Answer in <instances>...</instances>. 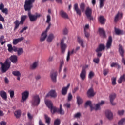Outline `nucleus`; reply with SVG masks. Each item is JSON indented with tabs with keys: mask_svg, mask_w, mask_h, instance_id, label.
<instances>
[{
	"mask_svg": "<svg viewBox=\"0 0 125 125\" xmlns=\"http://www.w3.org/2000/svg\"><path fill=\"white\" fill-rule=\"evenodd\" d=\"M8 46V50L9 52H11L13 49V47H12V45L10 44H9L7 45Z\"/></svg>",
	"mask_w": 125,
	"mask_h": 125,
	"instance_id": "5fc2aeb1",
	"label": "nucleus"
},
{
	"mask_svg": "<svg viewBox=\"0 0 125 125\" xmlns=\"http://www.w3.org/2000/svg\"><path fill=\"white\" fill-rule=\"evenodd\" d=\"M116 97L117 95L114 93L111 94L109 96L110 103L112 106H115V105H116V103H114V100H115Z\"/></svg>",
	"mask_w": 125,
	"mask_h": 125,
	"instance_id": "9b49d317",
	"label": "nucleus"
},
{
	"mask_svg": "<svg viewBox=\"0 0 125 125\" xmlns=\"http://www.w3.org/2000/svg\"><path fill=\"white\" fill-rule=\"evenodd\" d=\"M78 42L79 43H80V45L82 46V47H84V45H83V39H81V37H78L77 38Z\"/></svg>",
	"mask_w": 125,
	"mask_h": 125,
	"instance_id": "c9c22d12",
	"label": "nucleus"
},
{
	"mask_svg": "<svg viewBox=\"0 0 125 125\" xmlns=\"http://www.w3.org/2000/svg\"><path fill=\"white\" fill-rule=\"evenodd\" d=\"M45 103L47 106V107H48V108H49V109H50V108H52V102H51V101L49 100H47L45 101Z\"/></svg>",
	"mask_w": 125,
	"mask_h": 125,
	"instance_id": "cd10ccee",
	"label": "nucleus"
},
{
	"mask_svg": "<svg viewBox=\"0 0 125 125\" xmlns=\"http://www.w3.org/2000/svg\"><path fill=\"white\" fill-rule=\"evenodd\" d=\"M106 0H99V8H102L103 6H104V2Z\"/></svg>",
	"mask_w": 125,
	"mask_h": 125,
	"instance_id": "c03bdc74",
	"label": "nucleus"
},
{
	"mask_svg": "<svg viewBox=\"0 0 125 125\" xmlns=\"http://www.w3.org/2000/svg\"><path fill=\"white\" fill-rule=\"evenodd\" d=\"M112 80V84L113 85H116L117 84V82H116V81H117V78L113 77L111 79Z\"/></svg>",
	"mask_w": 125,
	"mask_h": 125,
	"instance_id": "603ef678",
	"label": "nucleus"
},
{
	"mask_svg": "<svg viewBox=\"0 0 125 125\" xmlns=\"http://www.w3.org/2000/svg\"><path fill=\"white\" fill-rule=\"evenodd\" d=\"M24 9L25 11H28V17L30 21H32V13H31V9H32V0H26L25 1Z\"/></svg>",
	"mask_w": 125,
	"mask_h": 125,
	"instance_id": "f257e3e1",
	"label": "nucleus"
},
{
	"mask_svg": "<svg viewBox=\"0 0 125 125\" xmlns=\"http://www.w3.org/2000/svg\"><path fill=\"white\" fill-rule=\"evenodd\" d=\"M87 95L88 97H93V96L95 95V93H94L93 88H91L88 90L87 92Z\"/></svg>",
	"mask_w": 125,
	"mask_h": 125,
	"instance_id": "dca6fc26",
	"label": "nucleus"
},
{
	"mask_svg": "<svg viewBox=\"0 0 125 125\" xmlns=\"http://www.w3.org/2000/svg\"><path fill=\"white\" fill-rule=\"evenodd\" d=\"M49 96L52 97L53 98H55V97H57V94H56L55 90H52L50 91V92L46 95V97H49Z\"/></svg>",
	"mask_w": 125,
	"mask_h": 125,
	"instance_id": "2eb2a0df",
	"label": "nucleus"
},
{
	"mask_svg": "<svg viewBox=\"0 0 125 125\" xmlns=\"http://www.w3.org/2000/svg\"><path fill=\"white\" fill-rule=\"evenodd\" d=\"M125 82V74L121 75L118 80V83H122L123 82Z\"/></svg>",
	"mask_w": 125,
	"mask_h": 125,
	"instance_id": "c756f323",
	"label": "nucleus"
},
{
	"mask_svg": "<svg viewBox=\"0 0 125 125\" xmlns=\"http://www.w3.org/2000/svg\"><path fill=\"white\" fill-rule=\"evenodd\" d=\"M115 32L116 35H123V30H120L118 28H115Z\"/></svg>",
	"mask_w": 125,
	"mask_h": 125,
	"instance_id": "58836bf2",
	"label": "nucleus"
},
{
	"mask_svg": "<svg viewBox=\"0 0 125 125\" xmlns=\"http://www.w3.org/2000/svg\"><path fill=\"white\" fill-rule=\"evenodd\" d=\"M99 33L100 35V37L103 38H106V33L105 32V30L103 29V28L99 29Z\"/></svg>",
	"mask_w": 125,
	"mask_h": 125,
	"instance_id": "f3484780",
	"label": "nucleus"
},
{
	"mask_svg": "<svg viewBox=\"0 0 125 125\" xmlns=\"http://www.w3.org/2000/svg\"><path fill=\"white\" fill-rule=\"evenodd\" d=\"M105 115L108 120H112L113 119V113L110 110L105 111Z\"/></svg>",
	"mask_w": 125,
	"mask_h": 125,
	"instance_id": "412c9836",
	"label": "nucleus"
},
{
	"mask_svg": "<svg viewBox=\"0 0 125 125\" xmlns=\"http://www.w3.org/2000/svg\"><path fill=\"white\" fill-rule=\"evenodd\" d=\"M29 97V91H25L22 93L21 102H25Z\"/></svg>",
	"mask_w": 125,
	"mask_h": 125,
	"instance_id": "ddd939ff",
	"label": "nucleus"
},
{
	"mask_svg": "<svg viewBox=\"0 0 125 125\" xmlns=\"http://www.w3.org/2000/svg\"><path fill=\"white\" fill-rule=\"evenodd\" d=\"M71 55V53H70V51H68L67 58H66V61H69L70 60V56Z\"/></svg>",
	"mask_w": 125,
	"mask_h": 125,
	"instance_id": "774afa93",
	"label": "nucleus"
},
{
	"mask_svg": "<svg viewBox=\"0 0 125 125\" xmlns=\"http://www.w3.org/2000/svg\"><path fill=\"white\" fill-rule=\"evenodd\" d=\"M0 95L1 97H2L3 99H4V100H6V99H7V95L6 94V92H5V91H1L0 92Z\"/></svg>",
	"mask_w": 125,
	"mask_h": 125,
	"instance_id": "bb28decb",
	"label": "nucleus"
},
{
	"mask_svg": "<svg viewBox=\"0 0 125 125\" xmlns=\"http://www.w3.org/2000/svg\"><path fill=\"white\" fill-rule=\"evenodd\" d=\"M50 21H51V17L50 16V15H48L47 16V20H46V23H47V24H49L50 23Z\"/></svg>",
	"mask_w": 125,
	"mask_h": 125,
	"instance_id": "3c124183",
	"label": "nucleus"
},
{
	"mask_svg": "<svg viewBox=\"0 0 125 125\" xmlns=\"http://www.w3.org/2000/svg\"><path fill=\"white\" fill-rule=\"evenodd\" d=\"M39 66V61H36L32 65V70H35L37 69V67Z\"/></svg>",
	"mask_w": 125,
	"mask_h": 125,
	"instance_id": "e433bc0d",
	"label": "nucleus"
},
{
	"mask_svg": "<svg viewBox=\"0 0 125 125\" xmlns=\"http://www.w3.org/2000/svg\"><path fill=\"white\" fill-rule=\"evenodd\" d=\"M3 40H4V36L2 35L0 38V42L1 43V45H3V44L6 42V41H3Z\"/></svg>",
	"mask_w": 125,
	"mask_h": 125,
	"instance_id": "a19ab883",
	"label": "nucleus"
},
{
	"mask_svg": "<svg viewBox=\"0 0 125 125\" xmlns=\"http://www.w3.org/2000/svg\"><path fill=\"white\" fill-rule=\"evenodd\" d=\"M14 24H15L14 31H16L17 29H18V28H19L20 25H21V23H20V21L19 22V21H18V20H16L14 22Z\"/></svg>",
	"mask_w": 125,
	"mask_h": 125,
	"instance_id": "c85d7f7f",
	"label": "nucleus"
},
{
	"mask_svg": "<svg viewBox=\"0 0 125 125\" xmlns=\"http://www.w3.org/2000/svg\"><path fill=\"white\" fill-rule=\"evenodd\" d=\"M9 59L10 61L14 63H17V61H18L17 56L15 55L11 56Z\"/></svg>",
	"mask_w": 125,
	"mask_h": 125,
	"instance_id": "aec40b11",
	"label": "nucleus"
},
{
	"mask_svg": "<svg viewBox=\"0 0 125 125\" xmlns=\"http://www.w3.org/2000/svg\"><path fill=\"white\" fill-rule=\"evenodd\" d=\"M85 14L87 16V18L89 20H93V17H92V9L89 7H87L85 11Z\"/></svg>",
	"mask_w": 125,
	"mask_h": 125,
	"instance_id": "6e6552de",
	"label": "nucleus"
},
{
	"mask_svg": "<svg viewBox=\"0 0 125 125\" xmlns=\"http://www.w3.org/2000/svg\"><path fill=\"white\" fill-rule=\"evenodd\" d=\"M41 17V15L38 13H36L35 15H32V22L37 21L38 18Z\"/></svg>",
	"mask_w": 125,
	"mask_h": 125,
	"instance_id": "b1692460",
	"label": "nucleus"
},
{
	"mask_svg": "<svg viewBox=\"0 0 125 125\" xmlns=\"http://www.w3.org/2000/svg\"><path fill=\"white\" fill-rule=\"evenodd\" d=\"M63 65H64V61H62L60 62V68L59 72L60 73L62 71V68H63Z\"/></svg>",
	"mask_w": 125,
	"mask_h": 125,
	"instance_id": "09e8293b",
	"label": "nucleus"
},
{
	"mask_svg": "<svg viewBox=\"0 0 125 125\" xmlns=\"http://www.w3.org/2000/svg\"><path fill=\"white\" fill-rule=\"evenodd\" d=\"M21 115H22V111L21 110H16L14 112V115L16 119H19V118H20V117H21Z\"/></svg>",
	"mask_w": 125,
	"mask_h": 125,
	"instance_id": "a878e982",
	"label": "nucleus"
},
{
	"mask_svg": "<svg viewBox=\"0 0 125 125\" xmlns=\"http://www.w3.org/2000/svg\"><path fill=\"white\" fill-rule=\"evenodd\" d=\"M12 74L15 77H18V76H21V73L18 71H14L12 72Z\"/></svg>",
	"mask_w": 125,
	"mask_h": 125,
	"instance_id": "37998d69",
	"label": "nucleus"
},
{
	"mask_svg": "<svg viewBox=\"0 0 125 125\" xmlns=\"http://www.w3.org/2000/svg\"><path fill=\"white\" fill-rule=\"evenodd\" d=\"M1 12H2V13H4L5 14H6V15H7V14H8V9L6 8H4L1 10Z\"/></svg>",
	"mask_w": 125,
	"mask_h": 125,
	"instance_id": "6e6d98bb",
	"label": "nucleus"
},
{
	"mask_svg": "<svg viewBox=\"0 0 125 125\" xmlns=\"http://www.w3.org/2000/svg\"><path fill=\"white\" fill-rule=\"evenodd\" d=\"M105 46L104 44H100L98 48L95 50V51H97L98 52L99 51H102L103 50H105Z\"/></svg>",
	"mask_w": 125,
	"mask_h": 125,
	"instance_id": "5701e85b",
	"label": "nucleus"
},
{
	"mask_svg": "<svg viewBox=\"0 0 125 125\" xmlns=\"http://www.w3.org/2000/svg\"><path fill=\"white\" fill-rule=\"evenodd\" d=\"M63 35H68V33H69V30H68V29L64 28L63 30Z\"/></svg>",
	"mask_w": 125,
	"mask_h": 125,
	"instance_id": "0e129e2a",
	"label": "nucleus"
},
{
	"mask_svg": "<svg viewBox=\"0 0 125 125\" xmlns=\"http://www.w3.org/2000/svg\"><path fill=\"white\" fill-rule=\"evenodd\" d=\"M84 9H85V4H84V3H82L80 4V9L79 8V4L78 3H75L74 4V10L79 16L82 15V12H84Z\"/></svg>",
	"mask_w": 125,
	"mask_h": 125,
	"instance_id": "7ed1b4c3",
	"label": "nucleus"
},
{
	"mask_svg": "<svg viewBox=\"0 0 125 125\" xmlns=\"http://www.w3.org/2000/svg\"><path fill=\"white\" fill-rule=\"evenodd\" d=\"M112 42H113V38L111 36H109L106 45L107 49H110V48H111Z\"/></svg>",
	"mask_w": 125,
	"mask_h": 125,
	"instance_id": "f8f14e48",
	"label": "nucleus"
},
{
	"mask_svg": "<svg viewBox=\"0 0 125 125\" xmlns=\"http://www.w3.org/2000/svg\"><path fill=\"white\" fill-rule=\"evenodd\" d=\"M57 113L60 115H64L65 114V111L62 109V104L60 105V108L58 109Z\"/></svg>",
	"mask_w": 125,
	"mask_h": 125,
	"instance_id": "72a5a7b5",
	"label": "nucleus"
},
{
	"mask_svg": "<svg viewBox=\"0 0 125 125\" xmlns=\"http://www.w3.org/2000/svg\"><path fill=\"white\" fill-rule=\"evenodd\" d=\"M93 62L94 63H95V64H99V62L100 61V59L99 58H95L93 59Z\"/></svg>",
	"mask_w": 125,
	"mask_h": 125,
	"instance_id": "8fccbe9b",
	"label": "nucleus"
},
{
	"mask_svg": "<svg viewBox=\"0 0 125 125\" xmlns=\"http://www.w3.org/2000/svg\"><path fill=\"white\" fill-rule=\"evenodd\" d=\"M110 66L112 68H113V67H116L117 69H120V68H121V66L118 63H112Z\"/></svg>",
	"mask_w": 125,
	"mask_h": 125,
	"instance_id": "a18cd8bd",
	"label": "nucleus"
},
{
	"mask_svg": "<svg viewBox=\"0 0 125 125\" xmlns=\"http://www.w3.org/2000/svg\"><path fill=\"white\" fill-rule=\"evenodd\" d=\"M57 72L56 71H52L50 73V77L51 78V80L53 82H54V83H56V79L57 78Z\"/></svg>",
	"mask_w": 125,
	"mask_h": 125,
	"instance_id": "9d476101",
	"label": "nucleus"
},
{
	"mask_svg": "<svg viewBox=\"0 0 125 125\" xmlns=\"http://www.w3.org/2000/svg\"><path fill=\"white\" fill-rule=\"evenodd\" d=\"M105 103V102L104 101H102L100 103H98L95 106V108L93 107L92 105V103L91 101H87L85 104V108H87V106H89L91 111L93 110H95V111H98L100 109V106H102Z\"/></svg>",
	"mask_w": 125,
	"mask_h": 125,
	"instance_id": "f03ea898",
	"label": "nucleus"
},
{
	"mask_svg": "<svg viewBox=\"0 0 125 125\" xmlns=\"http://www.w3.org/2000/svg\"><path fill=\"white\" fill-rule=\"evenodd\" d=\"M60 14L62 18H64V19H69V16L68 15V14L66 13L65 11L63 10H61L60 12Z\"/></svg>",
	"mask_w": 125,
	"mask_h": 125,
	"instance_id": "6ab92c4d",
	"label": "nucleus"
},
{
	"mask_svg": "<svg viewBox=\"0 0 125 125\" xmlns=\"http://www.w3.org/2000/svg\"><path fill=\"white\" fill-rule=\"evenodd\" d=\"M44 118L45 120L46 124H47L48 125H50V122H51V119H50V117H48V116H47V115L45 114Z\"/></svg>",
	"mask_w": 125,
	"mask_h": 125,
	"instance_id": "2f4dec72",
	"label": "nucleus"
},
{
	"mask_svg": "<svg viewBox=\"0 0 125 125\" xmlns=\"http://www.w3.org/2000/svg\"><path fill=\"white\" fill-rule=\"evenodd\" d=\"M50 27H51V23H48V27L41 35L40 42H44L45 41V39L47 37V31L50 29Z\"/></svg>",
	"mask_w": 125,
	"mask_h": 125,
	"instance_id": "0eeeda50",
	"label": "nucleus"
},
{
	"mask_svg": "<svg viewBox=\"0 0 125 125\" xmlns=\"http://www.w3.org/2000/svg\"><path fill=\"white\" fill-rule=\"evenodd\" d=\"M27 19L26 15H23L21 18L20 24L21 25H23L24 24V22H25V20Z\"/></svg>",
	"mask_w": 125,
	"mask_h": 125,
	"instance_id": "f704fd0d",
	"label": "nucleus"
},
{
	"mask_svg": "<svg viewBox=\"0 0 125 125\" xmlns=\"http://www.w3.org/2000/svg\"><path fill=\"white\" fill-rule=\"evenodd\" d=\"M66 48H67V45L64 43V40H62L61 42V49L62 53H65Z\"/></svg>",
	"mask_w": 125,
	"mask_h": 125,
	"instance_id": "4468645a",
	"label": "nucleus"
},
{
	"mask_svg": "<svg viewBox=\"0 0 125 125\" xmlns=\"http://www.w3.org/2000/svg\"><path fill=\"white\" fill-rule=\"evenodd\" d=\"M94 77V72H93L92 71H90L89 72V75H88L89 79L91 80V79H92V78H93Z\"/></svg>",
	"mask_w": 125,
	"mask_h": 125,
	"instance_id": "864d4df0",
	"label": "nucleus"
},
{
	"mask_svg": "<svg viewBox=\"0 0 125 125\" xmlns=\"http://www.w3.org/2000/svg\"><path fill=\"white\" fill-rule=\"evenodd\" d=\"M9 92L10 93V96L11 98H13L14 97V91L9 90Z\"/></svg>",
	"mask_w": 125,
	"mask_h": 125,
	"instance_id": "4d7b16f0",
	"label": "nucleus"
},
{
	"mask_svg": "<svg viewBox=\"0 0 125 125\" xmlns=\"http://www.w3.org/2000/svg\"><path fill=\"white\" fill-rule=\"evenodd\" d=\"M108 73H109V69H104L103 70L104 76H107V75H108Z\"/></svg>",
	"mask_w": 125,
	"mask_h": 125,
	"instance_id": "bf43d9fd",
	"label": "nucleus"
},
{
	"mask_svg": "<svg viewBox=\"0 0 125 125\" xmlns=\"http://www.w3.org/2000/svg\"><path fill=\"white\" fill-rule=\"evenodd\" d=\"M50 109H51V112L52 114H54L56 112L57 113V111H58V108L55 107H53V106H52V108H50Z\"/></svg>",
	"mask_w": 125,
	"mask_h": 125,
	"instance_id": "79ce46f5",
	"label": "nucleus"
},
{
	"mask_svg": "<svg viewBox=\"0 0 125 125\" xmlns=\"http://www.w3.org/2000/svg\"><path fill=\"white\" fill-rule=\"evenodd\" d=\"M72 99H73V95L71 93H69L68 96V101H71Z\"/></svg>",
	"mask_w": 125,
	"mask_h": 125,
	"instance_id": "052dcab7",
	"label": "nucleus"
},
{
	"mask_svg": "<svg viewBox=\"0 0 125 125\" xmlns=\"http://www.w3.org/2000/svg\"><path fill=\"white\" fill-rule=\"evenodd\" d=\"M53 39H54V35L52 34H50L47 38V42H51L52 41H53Z\"/></svg>",
	"mask_w": 125,
	"mask_h": 125,
	"instance_id": "473e14b6",
	"label": "nucleus"
},
{
	"mask_svg": "<svg viewBox=\"0 0 125 125\" xmlns=\"http://www.w3.org/2000/svg\"><path fill=\"white\" fill-rule=\"evenodd\" d=\"M124 113H125V110H118V114L119 116H123V115H124Z\"/></svg>",
	"mask_w": 125,
	"mask_h": 125,
	"instance_id": "e2e57ef3",
	"label": "nucleus"
},
{
	"mask_svg": "<svg viewBox=\"0 0 125 125\" xmlns=\"http://www.w3.org/2000/svg\"><path fill=\"white\" fill-rule=\"evenodd\" d=\"M69 87H70V84H68L66 87H64L62 88L61 93L62 95H66L67 93L68 92V89H69Z\"/></svg>",
	"mask_w": 125,
	"mask_h": 125,
	"instance_id": "a211bd4d",
	"label": "nucleus"
},
{
	"mask_svg": "<svg viewBox=\"0 0 125 125\" xmlns=\"http://www.w3.org/2000/svg\"><path fill=\"white\" fill-rule=\"evenodd\" d=\"M1 66V71L2 73H6L7 71L10 68L11 64L9 62V59H7L4 63L0 62Z\"/></svg>",
	"mask_w": 125,
	"mask_h": 125,
	"instance_id": "20e7f679",
	"label": "nucleus"
},
{
	"mask_svg": "<svg viewBox=\"0 0 125 125\" xmlns=\"http://www.w3.org/2000/svg\"><path fill=\"white\" fill-rule=\"evenodd\" d=\"M84 35H85V37H86V38H87V39H88V38H89V33L86 32V30H84Z\"/></svg>",
	"mask_w": 125,
	"mask_h": 125,
	"instance_id": "680f3d73",
	"label": "nucleus"
},
{
	"mask_svg": "<svg viewBox=\"0 0 125 125\" xmlns=\"http://www.w3.org/2000/svg\"><path fill=\"white\" fill-rule=\"evenodd\" d=\"M119 46V48L118 51L119 52V54L122 58L124 57V54H125V50H124V48H123V46H122V45L120 44Z\"/></svg>",
	"mask_w": 125,
	"mask_h": 125,
	"instance_id": "4be33fe9",
	"label": "nucleus"
},
{
	"mask_svg": "<svg viewBox=\"0 0 125 125\" xmlns=\"http://www.w3.org/2000/svg\"><path fill=\"white\" fill-rule=\"evenodd\" d=\"M41 102V99L38 95H34L32 98V105L36 107L39 106Z\"/></svg>",
	"mask_w": 125,
	"mask_h": 125,
	"instance_id": "423d86ee",
	"label": "nucleus"
},
{
	"mask_svg": "<svg viewBox=\"0 0 125 125\" xmlns=\"http://www.w3.org/2000/svg\"><path fill=\"white\" fill-rule=\"evenodd\" d=\"M99 21L100 23L102 24L103 25L105 24V22L106 21V20H105V18H104V17L103 16H100L99 17Z\"/></svg>",
	"mask_w": 125,
	"mask_h": 125,
	"instance_id": "7c9ffc66",
	"label": "nucleus"
},
{
	"mask_svg": "<svg viewBox=\"0 0 125 125\" xmlns=\"http://www.w3.org/2000/svg\"><path fill=\"white\" fill-rule=\"evenodd\" d=\"M64 107H66V108H70L71 107V104L69 103H66L64 104Z\"/></svg>",
	"mask_w": 125,
	"mask_h": 125,
	"instance_id": "338daca9",
	"label": "nucleus"
},
{
	"mask_svg": "<svg viewBox=\"0 0 125 125\" xmlns=\"http://www.w3.org/2000/svg\"><path fill=\"white\" fill-rule=\"evenodd\" d=\"M24 40V37H21L18 39H15L13 40V44L14 45L17 44L18 42H22Z\"/></svg>",
	"mask_w": 125,
	"mask_h": 125,
	"instance_id": "393cba45",
	"label": "nucleus"
},
{
	"mask_svg": "<svg viewBox=\"0 0 125 125\" xmlns=\"http://www.w3.org/2000/svg\"><path fill=\"white\" fill-rule=\"evenodd\" d=\"M96 52L97 53V56L98 58H100V57H101L102 56V53H101V52L96 51Z\"/></svg>",
	"mask_w": 125,
	"mask_h": 125,
	"instance_id": "69168bd1",
	"label": "nucleus"
},
{
	"mask_svg": "<svg viewBox=\"0 0 125 125\" xmlns=\"http://www.w3.org/2000/svg\"><path fill=\"white\" fill-rule=\"evenodd\" d=\"M60 124H61V121H60V119H57L55 120L54 122V125H60Z\"/></svg>",
	"mask_w": 125,
	"mask_h": 125,
	"instance_id": "49530a36",
	"label": "nucleus"
},
{
	"mask_svg": "<svg viewBox=\"0 0 125 125\" xmlns=\"http://www.w3.org/2000/svg\"><path fill=\"white\" fill-rule=\"evenodd\" d=\"M77 101L79 106H80V105L83 103V99H82V98H81L80 96L77 97Z\"/></svg>",
	"mask_w": 125,
	"mask_h": 125,
	"instance_id": "ea45409f",
	"label": "nucleus"
},
{
	"mask_svg": "<svg viewBox=\"0 0 125 125\" xmlns=\"http://www.w3.org/2000/svg\"><path fill=\"white\" fill-rule=\"evenodd\" d=\"M81 117H82V114L81 112H78L74 115V118H75L76 119L80 118Z\"/></svg>",
	"mask_w": 125,
	"mask_h": 125,
	"instance_id": "de8ad7c7",
	"label": "nucleus"
},
{
	"mask_svg": "<svg viewBox=\"0 0 125 125\" xmlns=\"http://www.w3.org/2000/svg\"><path fill=\"white\" fill-rule=\"evenodd\" d=\"M124 123H125V119L122 118L120 121L118 122V125H122Z\"/></svg>",
	"mask_w": 125,
	"mask_h": 125,
	"instance_id": "13d9d810",
	"label": "nucleus"
},
{
	"mask_svg": "<svg viewBox=\"0 0 125 125\" xmlns=\"http://www.w3.org/2000/svg\"><path fill=\"white\" fill-rule=\"evenodd\" d=\"M17 55L18 56H20V55H22L23 53L24 52V50H23V48H19L17 51Z\"/></svg>",
	"mask_w": 125,
	"mask_h": 125,
	"instance_id": "4c0bfd02",
	"label": "nucleus"
},
{
	"mask_svg": "<svg viewBox=\"0 0 125 125\" xmlns=\"http://www.w3.org/2000/svg\"><path fill=\"white\" fill-rule=\"evenodd\" d=\"M88 68V65H85L82 67V70L80 74V78L82 81H84L86 79V69Z\"/></svg>",
	"mask_w": 125,
	"mask_h": 125,
	"instance_id": "39448f33",
	"label": "nucleus"
},
{
	"mask_svg": "<svg viewBox=\"0 0 125 125\" xmlns=\"http://www.w3.org/2000/svg\"><path fill=\"white\" fill-rule=\"evenodd\" d=\"M123 12H118L117 14L115 15L114 17V22L117 23L119 20H121L123 18Z\"/></svg>",
	"mask_w": 125,
	"mask_h": 125,
	"instance_id": "1a4fd4ad",
	"label": "nucleus"
}]
</instances>
